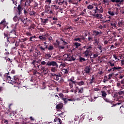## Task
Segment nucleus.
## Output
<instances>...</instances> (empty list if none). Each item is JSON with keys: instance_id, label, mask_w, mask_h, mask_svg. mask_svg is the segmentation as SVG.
I'll return each instance as SVG.
<instances>
[{"instance_id": "obj_1", "label": "nucleus", "mask_w": 124, "mask_h": 124, "mask_svg": "<svg viewBox=\"0 0 124 124\" xmlns=\"http://www.w3.org/2000/svg\"><path fill=\"white\" fill-rule=\"evenodd\" d=\"M38 46L39 47L41 51H45L46 49H48V51H51L54 49V46L52 45H49L48 46H47V45H45V47H44L40 44H39L38 45Z\"/></svg>"}, {"instance_id": "obj_2", "label": "nucleus", "mask_w": 124, "mask_h": 124, "mask_svg": "<svg viewBox=\"0 0 124 124\" xmlns=\"http://www.w3.org/2000/svg\"><path fill=\"white\" fill-rule=\"evenodd\" d=\"M16 30H17V24H16L14 29L12 30L10 32L9 38H16V36H17Z\"/></svg>"}, {"instance_id": "obj_3", "label": "nucleus", "mask_w": 124, "mask_h": 124, "mask_svg": "<svg viewBox=\"0 0 124 124\" xmlns=\"http://www.w3.org/2000/svg\"><path fill=\"white\" fill-rule=\"evenodd\" d=\"M68 82H69V86L70 87V89L73 88V84H75V87H77V82L74 80V78H71L68 79Z\"/></svg>"}, {"instance_id": "obj_4", "label": "nucleus", "mask_w": 124, "mask_h": 124, "mask_svg": "<svg viewBox=\"0 0 124 124\" xmlns=\"http://www.w3.org/2000/svg\"><path fill=\"white\" fill-rule=\"evenodd\" d=\"M13 78V76H12V74H10L9 72H8V73H5L4 75V78L6 79L7 81H8V83H12Z\"/></svg>"}, {"instance_id": "obj_5", "label": "nucleus", "mask_w": 124, "mask_h": 124, "mask_svg": "<svg viewBox=\"0 0 124 124\" xmlns=\"http://www.w3.org/2000/svg\"><path fill=\"white\" fill-rule=\"evenodd\" d=\"M13 78V76H12V74H10L9 72H8V73H5L4 75V78L6 79L7 81H8V83H12Z\"/></svg>"}, {"instance_id": "obj_6", "label": "nucleus", "mask_w": 124, "mask_h": 124, "mask_svg": "<svg viewBox=\"0 0 124 124\" xmlns=\"http://www.w3.org/2000/svg\"><path fill=\"white\" fill-rule=\"evenodd\" d=\"M61 73H59L58 74H56L55 73H51V78L54 79L55 80L58 81L59 80V78L62 77V75Z\"/></svg>"}, {"instance_id": "obj_7", "label": "nucleus", "mask_w": 124, "mask_h": 124, "mask_svg": "<svg viewBox=\"0 0 124 124\" xmlns=\"http://www.w3.org/2000/svg\"><path fill=\"white\" fill-rule=\"evenodd\" d=\"M47 66H53L55 67L56 68H58V65L57 63L55 61L48 62L46 64Z\"/></svg>"}, {"instance_id": "obj_8", "label": "nucleus", "mask_w": 124, "mask_h": 124, "mask_svg": "<svg viewBox=\"0 0 124 124\" xmlns=\"http://www.w3.org/2000/svg\"><path fill=\"white\" fill-rule=\"evenodd\" d=\"M12 83L14 84L19 83V77L17 75L13 76L12 79Z\"/></svg>"}, {"instance_id": "obj_9", "label": "nucleus", "mask_w": 124, "mask_h": 124, "mask_svg": "<svg viewBox=\"0 0 124 124\" xmlns=\"http://www.w3.org/2000/svg\"><path fill=\"white\" fill-rule=\"evenodd\" d=\"M51 7L52 8V10L49 11V10H47L46 11V13L48 14H52V11H54V7L55 8V10H57L58 9L59 6H57L56 5H51Z\"/></svg>"}, {"instance_id": "obj_10", "label": "nucleus", "mask_w": 124, "mask_h": 124, "mask_svg": "<svg viewBox=\"0 0 124 124\" xmlns=\"http://www.w3.org/2000/svg\"><path fill=\"white\" fill-rule=\"evenodd\" d=\"M66 59L67 61H68L69 62L75 61L76 60V58H75L71 54H67Z\"/></svg>"}, {"instance_id": "obj_11", "label": "nucleus", "mask_w": 124, "mask_h": 124, "mask_svg": "<svg viewBox=\"0 0 124 124\" xmlns=\"http://www.w3.org/2000/svg\"><path fill=\"white\" fill-rule=\"evenodd\" d=\"M48 36V33H46L44 35H40L39 36L38 39H40L42 42L46 41V37Z\"/></svg>"}, {"instance_id": "obj_12", "label": "nucleus", "mask_w": 124, "mask_h": 124, "mask_svg": "<svg viewBox=\"0 0 124 124\" xmlns=\"http://www.w3.org/2000/svg\"><path fill=\"white\" fill-rule=\"evenodd\" d=\"M85 38L83 36H82L81 38H75L74 41L76 42H78V43H81L82 41H84Z\"/></svg>"}, {"instance_id": "obj_13", "label": "nucleus", "mask_w": 124, "mask_h": 124, "mask_svg": "<svg viewBox=\"0 0 124 124\" xmlns=\"http://www.w3.org/2000/svg\"><path fill=\"white\" fill-rule=\"evenodd\" d=\"M17 12L19 15H21V13H22V11L23 10V7L21 6V4H19L17 8Z\"/></svg>"}, {"instance_id": "obj_14", "label": "nucleus", "mask_w": 124, "mask_h": 124, "mask_svg": "<svg viewBox=\"0 0 124 124\" xmlns=\"http://www.w3.org/2000/svg\"><path fill=\"white\" fill-rule=\"evenodd\" d=\"M122 69V68L119 66H114L113 68H112L113 72L120 71Z\"/></svg>"}, {"instance_id": "obj_15", "label": "nucleus", "mask_w": 124, "mask_h": 124, "mask_svg": "<svg viewBox=\"0 0 124 124\" xmlns=\"http://www.w3.org/2000/svg\"><path fill=\"white\" fill-rule=\"evenodd\" d=\"M95 13H103V9H102V7L98 9L97 7H96V9L94 10Z\"/></svg>"}, {"instance_id": "obj_16", "label": "nucleus", "mask_w": 124, "mask_h": 124, "mask_svg": "<svg viewBox=\"0 0 124 124\" xmlns=\"http://www.w3.org/2000/svg\"><path fill=\"white\" fill-rule=\"evenodd\" d=\"M40 19L41 20V23L43 25L45 26L46 24H47V23H48V19L47 18L44 19V18H41Z\"/></svg>"}, {"instance_id": "obj_17", "label": "nucleus", "mask_w": 124, "mask_h": 124, "mask_svg": "<svg viewBox=\"0 0 124 124\" xmlns=\"http://www.w3.org/2000/svg\"><path fill=\"white\" fill-rule=\"evenodd\" d=\"M15 38H10V37L8 38V39H9V41H8V42L10 43V44H14V43H15V42H16Z\"/></svg>"}, {"instance_id": "obj_18", "label": "nucleus", "mask_w": 124, "mask_h": 124, "mask_svg": "<svg viewBox=\"0 0 124 124\" xmlns=\"http://www.w3.org/2000/svg\"><path fill=\"white\" fill-rule=\"evenodd\" d=\"M41 62V60H39L38 61H36L35 60H33V61L31 62V64L33 65L34 67H36L35 64L37 63H40V62Z\"/></svg>"}, {"instance_id": "obj_19", "label": "nucleus", "mask_w": 124, "mask_h": 124, "mask_svg": "<svg viewBox=\"0 0 124 124\" xmlns=\"http://www.w3.org/2000/svg\"><path fill=\"white\" fill-rule=\"evenodd\" d=\"M90 53H91V52L89 51L88 50H85L84 51L83 54H84V57H88L90 56Z\"/></svg>"}, {"instance_id": "obj_20", "label": "nucleus", "mask_w": 124, "mask_h": 124, "mask_svg": "<svg viewBox=\"0 0 124 124\" xmlns=\"http://www.w3.org/2000/svg\"><path fill=\"white\" fill-rule=\"evenodd\" d=\"M102 34V32L100 31V32H98V31H93V35L95 36H97L98 35H100V34Z\"/></svg>"}, {"instance_id": "obj_21", "label": "nucleus", "mask_w": 124, "mask_h": 124, "mask_svg": "<svg viewBox=\"0 0 124 124\" xmlns=\"http://www.w3.org/2000/svg\"><path fill=\"white\" fill-rule=\"evenodd\" d=\"M91 68L89 66H86L84 69L85 73L89 74L90 72Z\"/></svg>"}, {"instance_id": "obj_22", "label": "nucleus", "mask_w": 124, "mask_h": 124, "mask_svg": "<svg viewBox=\"0 0 124 124\" xmlns=\"http://www.w3.org/2000/svg\"><path fill=\"white\" fill-rule=\"evenodd\" d=\"M63 107V105L62 104H59L58 105H56V108L57 109H62V108Z\"/></svg>"}, {"instance_id": "obj_23", "label": "nucleus", "mask_w": 124, "mask_h": 124, "mask_svg": "<svg viewBox=\"0 0 124 124\" xmlns=\"http://www.w3.org/2000/svg\"><path fill=\"white\" fill-rule=\"evenodd\" d=\"M64 101V103L66 104L68 101H72V99H67L66 98H62V100Z\"/></svg>"}, {"instance_id": "obj_24", "label": "nucleus", "mask_w": 124, "mask_h": 124, "mask_svg": "<svg viewBox=\"0 0 124 124\" xmlns=\"http://www.w3.org/2000/svg\"><path fill=\"white\" fill-rule=\"evenodd\" d=\"M54 121L55 122H59V124H62V121L59 118H56L54 119Z\"/></svg>"}, {"instance_id": "obj_25", "label": "nucleus", "mask_w": 124, "mask_h": 124, "mask_svg": "<svg viewBox=\"0 0 124 124\" xmlns=\"http://www.w3.org/2000/svg\"><path fill=\"white\" fill-rule=\"evenodd\" d=\"M93 47L92 46H87V47H86L87 51H88L91 52V51L93 50Z\"/></svg>"}, {"instance_id": "obj_26", "label": "nucleus", "mask_w": 124, "mask_h": 124, "mask_svg": "<svg viewBox=\"0 0 124 124\" xmlns=\"http://www.w3.org/2000/svg\"><path fill=\"white\" fill-rule=\"evenodd\" d=\"M20 18H21V17L18 18V16H16L13 18V20H14V22H17V23H19V21H20Z\"/></svg>"}, {"instance_id": "obj_27", "label": "nucleus", "mask_w": 124, "mask_h": 124, "mask_svg": "<svg viewBox=\"0 0 124 124\" xmlns=\"http://www.w3.org/2000/svg\"><path fill=\"white\" fill-rule=\"evenodd\" d=\"M103 4L106 5H109V0H103Z\"/></svg>"}, {"instance_id": "obj_28", "label": "nucleus", "mask_w": 124, "mask_h": 124, "mask_svg": "<svg viewBox=\"0 0 124 124\" xmlns=\"http://www.w3.org/2000/svg\"><path fill=\"white\" fill-rule=\"evenodd\" d=\"M81 0H78V1H76L75 2L72 1V0H68L69 2L71 3H73V4H78V2H80Z\"/></svg>"}, {"instance_id": "obj_29", "label": "nucleus", "mask_w": 124, "mask_h": 124, "mask_svg": "<svg viewBox=\"0 0 124 124\" xmlns=\"http://www.w3.org/2000/svg\"><path fill=\"white\" fill-rule=\"evenodd\" d=\"M36 14V12L34 11H31L29 13V15H30V16H35Z\"/></svg>"}, {"instance_id": "obj_30", "label": "nucleus", "mask_w": 124, "mask_h": 124, "mask_svg": "<svg viewBox=\"0 0 124 124\" xmlns=\"http://www.w3.org/2000/svg\"><path fill=\"white\" fill-rule=\"evenodd\" d=\"M77 84L79 86H81L82 85H84V82L83 81L81 80L79 82H77Z\"/></svg>"}, {"instance_id": "obj_31", "label": "nucleus", "mask_w": 124, "mask_h": 124, "mask_svg": "<svg viewBox=\"0 0 124 124\" xmlns=\"http://www.w3.org/2000/svg\"><path fill=\"white\" fill-rule=\"evenodd\" d=\"M101 93H102V96L103 97L105 98L106 97V96L107 95V94L106 93V92L105 91H102L101 92Z\"/></svg>"}, {"instance_id": "obj_32", "label": "nucleus", "mask_w": 124, "mask_h": 124, "mask_svg": "<svg viewBox=\"0 0 124 124\" xmlns=\"http://www.w3.org/2000/svg\"><path fill=\"white\" fill-rule=\"evenodd\" d=\"M95 78L94 77V76H93L92 77V79H91V81L90 82V84H92L93 83H95Z\"/></svg>"}, {"instance_id": "obj_33", "label": "nucleus", "mask_w": 124, "mask_h": 124, "mask_svg": "<svg viewBox=\"0 0 124 124\" xmlns=\"http://www.w3.org/2000/svg\"><path fill=\"white\" fill-rule=\"evenodd\" d=\"M74 46H76V48H78L79 46H80L81 44L78 43V42H75L74 44Z\"/></svg>"}, {"instance_id": "obj_34", "label": "nucleus", "mask_w": 124, "mask_h": 124, "mask_svg": "<svg viewBox=\"0 0 124 124\" xmlns=\"http://www.w3.org/2000/svg\"><path fill=\"white\" fill-rule=\"evenodd\" d=\"M93 16H94V17H96L97 18H101V17H102L101 14H96V15H93Z\"/></svg>"}, {"instance_id": "obj_35", "label": "nucleus", "mask_w": 124, "mask_h": 124, "mask_svg": "<svg viewBox=\"0 0 124 124\" xmlns=\"http://www.w3.org/2000/svg\"><path fill=\"white\" fill-rule=\"evenodd\" d=\"M58 67H52L51 68V71L53 73H56L57 71V68Z\"/></svg>"}, {"instance_id": "obj_36", "label": "nucleus", "mask_w": 124, "mask_h": 124, "mask_svg": "<svg viewBox=\"0 0 124 124\" xmlns=\"http://www.w3.org/2000/svg\"><path fill=\"white\" fill-rule=\"evenodd\" d=\"M42 70L43 71V73L45 74H47L48 73V71H47V70L45 68V67H42V68H41Z\"/></svg>"}, {"instance_id": "obj_37", "label": "nucleus", "mask_w": 124, "mask_h": 124, "mask_svg": "<svg viewBox=\"0 0 124 124\" xmlns=\"http://www.w3.org/2000/svg\"><path fill=\"white\" fill-rule=\"evenodd\" d=\"M57 115L60 116L62 118H64L65 116V114L64 112H63L61 113L58 114Z\"/></svg>"}, {"instance_id": "obj_38", "label": "nucleus", "mask_w": 124, "mask_h": 124, "mask_svg": "<svg viewBox=\"0 0 124 124\" xmlns=\"http://www.w3.org/2000/svg\"><path fill=\"white\" fill-rule=\"evenodd\" d=\"M93 37L92 35H90L88 37V42H93Z\"/></svg>"}, {"instance_id": "obj_39", "label": "nucleus", "mask_w": 124, "mask_h": 124, "mask_svg": "<svg viewBox=\"0 0 124 124\" xmlns=\"http://www.w3.org/2000/svg\"><path fill=\"white\" fill-rule=\"evenodd\" d=\"M12 106V104H10L9 105V108L8 109H7V111L6 112H5V114H8L10 112V110L11 109V106Z\"/></svg>"}, {"instance_id": "obj_40", "label": "nucleus", "mask_w": 124, "mask_h": 124, "mask_svg": "<svg viewBox=\"0 0 124 124\" xmlns=\"http://www.w3.org/2000/svg\"><path fill=\"white\" fill-rule=\"evenodd\" d=\"M73 28H72V27H71V26H70V27H67V28H66V31H68V32H70V31H71L70 30H72V31H73Z\"/></svg>"}, {"instance_id": "obj_41", "label": "nucleus", "mask_w": 124, "mask_h": 124, "mask_svg": "<svg viewBox=\"0 0 124 124\" xmlns=\"http://www.w3.org/2000/svg\"><path fill=\"white\" fill-rule=\"evenodd\" d=\"M64 75H66L68 73L69 70L68 69H64L62 70Z\"/></svg>"}, {"instance_id": "obj_42", "label": "nucleus", "mask_w": 124, "mask_h": 124, "mask_svg": "<svg viewBox=\"0 0 124 124\" xmlns=\"http://www.w3.org/2000/svg\"><path fill=\"white\" fill-rule=\"evenodd\" d=\"M64 2V0H63L62 1L61 0L60 1H58L57 4H58L59 5H62V4H63Z\"/></svg>"}, {"instance_id": "obj_43", "label": "nucleus", "mask_w": 124, "mask_h": 124, "mask_svg": "<svg viewBox=\"0 0 124 124\" xmlns=\"http://www.w3.org/2000/svg\"><path fill=\"white\" fill-rule=\"evenodd\" d=\"M5 19H3L1 22L0 23V27L1 26H4L5 24Z\"/></svg>"}, {"instance_id": "obj_44", "label": "nucleus", "mask_w": 124, "mask_h": 124, "mask_svg": "<svg viewBox=\"0 0 124 124\" xmlns=\"http://www.w3.org/2000/svg\"><path fill=\"white\" fill-rule=\"evenodd\" d=\"M4 35L5 37L7 38V41H9V39H8V38H9V34H8V33L6 34V33H4Z\"/></svg>"}, {"instance_id": "obj_45", "label": "nucleus", "mask_w": 124, "mask_h": 124, "mask_svg": "<svg viewBox=\"0 0 124 124\" xmlns=\"http://www.w3.org/2000/svg\"><path fill=\"white\" fill-rule=\"evenodd\" d=\"M85 61H86V59L85 58L82 57L79 58V62H85Z\"/></svg>"}, {"instance_id": "obj_46", "label": "nucleus", "mask_w": 124, "mask_h": 124, "mask_svg": "<svg viewBox=\"0 0 124 124\" xmlns=\"http://www.w3.org/2000/svg\"><path fill=\"white\" fill-rule=\"evenodd\" d=\"M64 82V79L62 78H61L60 80L58 81L59 83L62 84Z\"/></svg>"}, {"instance_id": "obj_47", "label": "nucleus", "mask_w": 124, "mask_h": 124, "mask_svg": "<svg viewBox=\"0 0 124 124\" xmlns=\"http://www.w3.org/2000/svg\"><path fill=\"white\" fill-rule=\"evenodd\" d=\"M83 93V88L81 87L80 89H78V93Z\"/></svg>"}, {"instance_id": "obj_48", "label": "nucleus", "mask_w": 124, "mask_h": 124, "mask_svg": "<svg viewBox=\"0 0 124 124\" xmlns=\"http://www.w3.org/2000/svg\"><path fill=\"white\" fill-rule=\"evenodd\" d=\"M94 42L93 43V44H96L97 45H98L99 43V41L98 40V39L96 38H95L94 39Z\"/></svg>"}, {"instance_id": "obj_49", "label": "nucleus", "mask_w": 124, "mask_h": 124, "mask_svg": "<svg viewBox=\"0 0 124 124\" xmlns=\"http://www.w3.org/2000/svg\"><path fill=\"white\" fill-rule=\"evenodd\" d=\"M20 20H21V22L23 23V24H27V20L26 19L20 18Z\"/></svg>"}, {"instance_id": "obj_50", "label": "nucleus", "mask_w": 124, "mask_h": 124, "mask_svg": "<svg viewBox=\"0 0 124 124\" xmlns=\"http://www.w3.org/2000/svg\"><path fill=\"white\" fill-rule=\"evenodd\" d=\"M28 40V39L27 38H24L23 39H21L20 40V43H23L27 41Z\"/></svg>"}, {"instance_id": "obj_51", "label": "nucleus", "mask_w": 124, "mask_h": 124, "mask_svg": "<svg viewBox=\"0 0 124 124\" xmlns=\"http://www.w3.org/2000/svg\"><path fill=\"white\" fill-rule=\"evenodd\" d=\"M123 20H122L118 21V25L119 26H122L123 25Z\"/></svg>"}, {"instance_id": "obj_52", "label": "nucleus", "mask_w": 124, "mask_h": 124, "mask_svg": "<svg viewBox=\"0 0 124 124\" xmlns=\"http://www.w3.org/2000/svg\"><path fill=\"white\" fill-rule=\"evenodd\" d=\"M118 78L119 79H123L124 78V75L120 74V75L118 77Z\"/></svg>"}, {"instance_id": "obj_53", "label": "nucleus", "mask_w": 124, "mask_h": 124, "mask_svg": "<svg viewBox=\"0 0 124 124\" xmlns=\"http://www.w3.org/2000/svg\"><path fill=\"white\" fill-rule=\"evenodd\" d=\"M5 60L8 61V62H10V63L12 62V61H11V60L9 58L5 57Z\"/></svg>"}, {"instance_id": "obj_54", "label": "nucleus", "mask_w": 124, "mask_h": 124, "mask_svg": "<svg viewBox=\"0 0 124 124\" xmlns=\"http://www.w3.org/2000/svg\"><path fill=\"white\" fill-rule=\"evenodd\" d=\"M118 94H119V95H124V91H119L118 93Z\"/></svg>"}, {"instance_id": "obj_55", "label": "nucleus", "mask_w": 124, "mask_h": 124, "mask_svg": "<svg viewBox=\"0 0 124 124\" xmlns=\"http://www.w3.org/2000/svg\"><path fill=\"white\" fill-rule=\"evenodd\" d=\"M45 57L47 59H49L51 57L50 54H46Z\"/></svg>"}, {"instance_id": "obj_56", "label": "nucleus", "mask_w": 124, "mask_h": 124, "mask_svg": "<svg viewBox=\"0 0 124 124\" xmlns=\"http://www.w3.org/2000/svg\"><path fill=\"white\" fill-rule=\"evenodd\" d=\"M98 56V55L97 53L94 54H93V57H91V59H92V58L95 59V58H97Z\"/></svg>"}, {"instance_id": "obj_57", "label": "nucleus", "mask_w": 124, "mask_h": 124, "mask_svg": "<svg viewBox=\"0 0 124 124\" xmlns=\"http://www.w3.org/2000/svg\"><path fill=\"white\" fill-rule=\"evenodd\" d=\"M59 95L61 98L62 100V98H64V94L62 93H60Z\"/></svg>"}, {"instance_id": "obj_58", "label": "nucleus", "mask_w": 124, "mask_h": 124, "mask_svg": "<svg viewBox=\"0 0 124 124\" xmlns=\"http://www.w3.org/2000/svg\"><path fill=\"white\" fill-rule=\"evenodd\" d=\"M38 30L40 31V32H44L45 30L44 28H38Z\"/></svg>"}, {"instance_id": "obj_59", "label": "nucleus", "mask_w": 124, "mask_h": 124, "mask_svg": "<svg viewBox=\"0 0 124 124\" xmlns=\"http://www.w3.org/2000/svg\"><path fill=\"white\" fill-rule=\"evenodd\" d=\"M112 2H116V3H119L120 0H110Z\"/></svg>"}, {"instance_id": "obj_60", "label": "nucleus", "mask_w": 124, "mask_h": 124, "mask_svg": "<svg viewBox=\"0 0 124 124\" xmlns=\"http://www.w3.org/2000/svg\"><path fill=\"white\" fill-rule=\"evenodd\" d=\"M87 8L88 9H93V5H89L88 7Z\"/></svg>"}, {"instance_id": "obj_61", "label": "nucleus", "mask_w": 124, "mask_h": 124, "mask_svg": "<svg viewBox=\"0 0 124 124\" xmlns=\"http://www.w3.org/2000/svg\"><path fill=\"white\" fill-rule=\"evenodd\" d=\"M36 53L38 55H39V56H40L41 55V53L40 51L39 50H36Z\"/></svg>"}, {"instance_id": "obj_62", "label": "nucleus", "mask_w": 124, "mask_h": 124, "mask_svg": "<svg viewBox=\"0 0 124 124\" xmlns=\"http://www.w3.org/2000/svg\"><path fill=\"white\" fill-rule=\"evenodd\" d=\"M116 24H117V22L114 23H111V26L114 28H116L117 27Z\"/></svg>"}, {"instance_id": "obj_63", "label": "nucleus", "mask_w": 124, "mask_h": 124, "mask_svg": "<svg viewBox=\"0 0 124 124\" xmlns=\"http://www.w3.org/2000/svg\"><path fill=\"white\" fill-rule=\"evenodd\" d=\"M24 5H25V6H27V5H29V2L28 0H25Z\"/></svg>"}, {"instance_id": "obj_64", "label": "nucleus", "mask_w": 124, "mask_h": 124, "mask_svg": "<svg viewBox=\"0 0 124 124\" xmlns=\"http://www.w3.org/2000/svg\"><path fill=\"white\" fill-rule=\"evenodd\" d=\"M108 14H109V15H110L111 16H114V13H113V12H111V11H109L108 12Z\"/></svg>"}]
</instances>
